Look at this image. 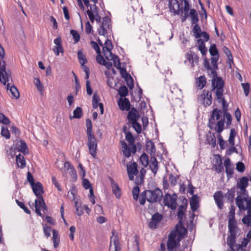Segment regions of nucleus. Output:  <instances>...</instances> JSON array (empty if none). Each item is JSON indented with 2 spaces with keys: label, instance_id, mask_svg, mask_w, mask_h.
<instances>
[{
  "label": "nucleus",
  "instance_id": "f8f14e48",
  "mask_svg": "<svg viewBox=\"0 0 251 251\" xmlns=\"http://www.w3.org/2000/svg\"><path fill=\"white\" fill-rule=\"evenodd\" d=\"M140 115L138 114L137 109L133 107L127 114V119L128 122L127 123H130L134 121H138Z\"/></svg>",
  "mask_w": 251,
  "mask_h": 251
},
{
  "label": "nucleus",
  "instance_id": "864d4df0",
  "mask_svg": "<svg viewBox=\"0 0 251 251\" xmlns=\"http://www.w3.org/2000/svg\"><path fill=\"white\" fill-rule=\"evenodd\" d=\"M16 203L17 204V205L20 207L22 209H23V210L24 211V212L25 213H26V214H30V211L29 210V209L25 206V204L24 203V202H21V201H20L19 200H16Z\"/></svg>",
  "mask_w": 251,
  "mask_h": 251
},
{
  "label": "nucleus",
  "instance_id": "a19ab883",
  "mask_svg": "<svg viewBox=\"0 0 251 251\" xmlns=\"http://www.w3.org/2000/svg\"><path fill=\"white\" fill-rule=\"evenodd\" d=\"M16 160L17 164L20 163V166H19L21 168H24L25 166V161L24 157L21 154H19L16 156Z\"/></svg>",
  "mask_w": 251,
  "mask_h": 251
},
{
  "label": "nucleus",
  "instance_id": "f704fd0d",
  "mask_svg": "<svg viewBox=\"0 0 251 251\" xmlns=\"http://www.w3.org/2000/svg\"><path fill=\"white\" fill-rule=\"evenodd\" d=\"M146 150L151 155L155 152V148L154 143L151 140H149L146 145Z\"/></svg>",
  "mask_w": 251,
  "mask_h": 251
},
{
  "label": "nucleus",
  "instance_id": "0eeeda50",
  "mask_svg": "<svg viewBox=\"0 0 251 251\" xmlns=\"http://www.w3.org/2000/svg\"><path fill=\"white\" fill-rule=\"evenodd\" d=\"M111 19L107 16H105L103 18L101 24H100V27L98 29V32L100 35H103L105 37L107 36V29H111Z\"/></svg>",
  "mask_w": 251,
  "mask_h": 251
},
{
  "label": "nucleus",
  "instance_id": "603ef678",
  "mask_svg": "<svg viewBox=\"0 0 251 251\" xmlns=\"http://www.w3.org/2000/svg\"><path fill=\"white\" fill-rule=\"evenodd\" d=\"M100 100V97L97 94L96 92H95L93 95L92 99V105L94 108H97L99 105V102Z\"/></svg>",
  "mask_w": 251,
  "mask_h": 251
},
{
  "label": "nucleus",
  "instance_id": "49530a36",
  "mask_svg": "<svg viewBox=\"0 0 251 251\" xmlns=\"http://www.w3.org/2000/svg\"><path fill=\"white\" fill-rule=\"evenodd\" d=\"M128 92L127 87L126 86L123 85L120 87L118 90V94L121 98H124L127 95Z\"/></svg>",
  "mask_w": 251,
  "mask_h": 251
},
{
  "label": "nucleus",
  "instance_id": "37998d69",
  "mask_svg": "<svg viewBox=\"0 0 251 251\" xmlns=\"http://www.w3.org/2000/svg\"><path fill=\"white\" fill-rule=\"evenodd\" d=\"M193 32L194 35L196 38H199L201 36V28L200 26L198 24L195 25L194 26L193 28Z\"/></svg>",
  "mask_w": 251,
  "mask_h": 251
},
{
  "label": "nucleus",
  "instance_id": "58836bf2",
  "mask_svg": "<svg viewBox=\"0 0 251 251\" xmlns=\"http://www.w3.org/2000/svg\"><path fill=\"white\" fill-rule=\"evenodd\" d=\"M128 126L131 125L135 131L139 134L142 131L141 125L138 122V121L131 122L130 123H127Z\"/></svg>",
  "mask_w": 251,
  "mask_h": 251
},
{
  "label": "nucleus",
  "instance_id": "e2e57ef3",
  "mask_svg": "<svg viewBox=\"0 0 251 251\" xmlns=\"http://www.w3.org/2000/svg\"><path fill=\"white\" fill-rule=\"evenodd\" d=\"M9 119L6 117L3 113H0V123L7 125L10 123Z\"/></svg>",
  "mask_w": 251,
  "mask_h": 251
},
{
  "label": "nucleus",
  "instance_id": "bf43d9fd",
  "mask_svg": "<svg viewBox=\"0 0 251 251\" xmlns=\"http://www.w3.org/2000/svg\"><path fill=\"white\" fill-rule=\"evenodd\" d=\"M235 207L234 205H231L230 208V210L228 213V220H230L231 221L235 220Z\"/></svg>",
  "mask_w": 251,
  "mask_h": 251
},
{
  "label": "nucleus",
  "instance_id": "7c9ffc66",
  "mask_svg": "<svg viewBox=\"0 0 251 251\" xmlns=\"http://www.w3.org/2000/svg\"><path fill=\"white\" fill-rule=\"evenodd\" d=\"M236 243H227L229 247L227 251H244V249L241 248V245L239 244L235 245Z\"/></svg>",
  "mask_w": 251,
  "mask_h": 251
},
{
  "label": "nucleus",
  "instance_id": "680f3d73",
  "mask_svg": "<svg viewBox=\"0 0 251 251\" xmlns=\"http://www.w3.org/2000/svg\"><path fill=\"white\" fill-rule=\"evenodd\" d=\"M217 138L218 139V141H219V146H220V149L221 150H224L225 149L226 145L225 143V141L224 140L222 136H221V134H219L218 136H217Z\"/></svg>",
  "mask_w": 251,
  "mask_h": 251
},
{
  "label": "nucleus",
  "instance_id": "20e7f679",
  "mask_svg": "<svg viewBox=\"0 0 251 251\" xmlns=\"http://www.w3.org/2000/svg\"><path fill=\"white\" fill-rule=\"evenodd\" d=\"M228 227L230 235L227 238V243H236V234L239 231L235 220H228Z\"/></svg>",
  "mask_w": 251,
  "mask_h": 251
},
{
  "label": "nucleus",
  "instance_id": "a878e982",
  "mask_svg": "<svg viewBox=\"0 0 251 251\" xmlns=\"http://www.w3.org/2000/svg\"><path fill=\"white\" fill-rule=\"evenodd\" d=\"M191 5L189 2V1L188 0H184V8H183V10H184V15L182 16V19H181V22L183 23V22H184L187 19V18L189 17V13H188V12H189V10L190 9V7Z\"/></svg>",
  "mask_w": 251,
  "mask_h": 251
},
{
  "label": "nucleus",
  "instance_id": "c85d7f7f",
  "mask_svg": "<svg viewBox=\"0 0 251 251\" xmlns=\"http://www.w3.org/2000/svg\"><path fill=\"white\" fill-rule=\"evenodd\" d=\"M235 192H236V190L233 187L230 189H228L227 193L225 194V197L227 199L229 202H233Z\"/></svg>",
  "mask_w": 251,
  "mask_h": 251
},
{
  "label": "nucleus",
  "instance_id": "c03bdc74",
  "mask_svg": "<svg viewBox=\"0 0 251 251\" xmlns=\"http://www.w3.org/2000/svg\"><path fill=\"white\" fill-rule=\"evenodd\" d=\"M140 161L141 163L145 167L148 166L149 161V158L147 154L145 153H143L140 157Z\"/></svg>",
  "mask_w": 251,
  "mask_h": 251
},
{
  "label": "nucleus",
  "instance_id": "09e8293b",
  "mask_svg": "<svg viewBox=\"0 0 251 251\" xmlns=\"http://www.w3.org/2000/svg\"><path fill=\"white\" fill-rule=\"evenodd\" d=\"M121 146L123 149V151L124 154L126 156V157H129L130 156V153L129 151H128V146L127 144L123 141H121Z\"/></svg>",
  "mask_w": 251,
  "mask_h": 251
},
{
  "label": "nucleus",
  "instance_id": "a18cd8bd",
  "mask_svg": "<svg viewBox=\"0 0 251 251\" xmlns=\"http://www.w3.org/2000/svg\"><path fill=\"white\" fill-rule=\"evenodd\" d=\"M179 199L181 200L182 204L179 206L178 210L186 211L188 205L187 200L183 197H179Z\"/></svg>",
  "mask_w": 251,
  "mask_h": 251
},
{
  "label": "nucleus",
  "instance_id": "72a5a7b5",
  "mask_svg": "<svg viewBox=\"0 0 251 251\" xmlns=\"http://www.w3.org/2000/svg\"><path fill=\"white\" fill-rule=\"evenodd\" d=\"M206 83V79L204 75H201L197 79V85L200 89H202Z\"/></svg>",
  "mask_w": 251,
  "mask_h": 251
},
{
  "label": "nucleus",
  "instance_id": "7ed1b4c3",
  "mask_svg": "<svg viewBox=\"0 0 251 251\" xmlns=\"http://www.w3.org/2000/svg\"><path fill=\"white\" fill-rule=\"evenodd\" d=\"M236 204L240 210H247V214L242 218V221L244 224L248 225L251 217V201H248L245 205L241 200L238 201Z\"/></svg>",
  "mask_w": 251,
  "mask_h": 251
},
{
  "label": "nucleus",
  "instance_id": "a211bd4d",
  "mask_svg": "<svg viewBox=\"0 0 251 251\" xmlns=\"http://www.w3.org/2000/svg\"><path fill=\"white\" fill-rule=\"evenodd\" d=\"M224 165L226 168V173L227 177L229 178L232 176L233 174V167L231 163L230 160L229 158H226L224 161Z\"/></svg>",
  "mask_w": 251,
  "mask_h": 251
},
{
  "label": "nucleus",
  "instance_id": "c756f323",
  "mask_svg": "<svg viewBox=\"0 0 251 251\" xmlns=\"http://www.w3.org/2000/svg\"><path fill=\"white\" fill-rule=\"evenodd\" d=\"M222 114V110L219 109L217 108H214L212 112L210 118L214 120H218L220 119Z\"/></svg>",
  "mask_w": 251,
  "mask_h": 251
},
{
  "label": "nucleus",
  "instance_id": "1a4fd4ad",
  "mask_svg": "<svg viewBox=\"0 0 251 251\" xmlns=\"http://www.w3.org/2000/svg\"><path fill=\"white\" fill-rule=\"evenodd\" d=\"M180 4L177 0H169V7L175 14L178 15L181 13L183 15L182 7H180Z\"/></svg>",
  "mask_w": 251,
  "mask_h": 251
},
{
  "label": "nucleus",
  "instance_id": "f257e3e1",
  "mask_svg": "<svg viewBox=\"0 0 251 251\" xmlns=\"http://www.w3.org/2000/svg\"><path fill=\"white\" fill-rule=\"evenodd\" d=\"M249 178L247 176H243L238 179L237 183L233 188L236 190L237 196L235 198L236 204L237 201H241L247 202L248 201H251V197H249L247 188L249 185Z\"/></svg>",
  "mask_w": 251,
  "mask_h": 251
},
{
  "label": "nucleus",
  "instance_id": "774afa93",
  "mask_svg": "<svg viewBox=\"0 0 251 251\" xmlns=\"http://www.w3.org/2000/svg\"><path fill=\"white\" fill-rule=\"evenodd\" d=\"M241 85L244 89V94L246 96H248L250 93V84L249 83H242Z\"/></svg>",
  "mask_w": 251,
  "mask_h": 251
},
{
  "label": "nucleus",
  "instance_id": "052dcab7",
  "mask_svg": "<svg viewBox=\"0 0 251 251\" xmlns=\"http://www.w3.org/2000/svg\"><path fill=\"white\" fill-rule=\"evenodd\" d=\"M118 69L120 70L121 76L125 79V80L127 79V78L131 76L128 73H127L126 69L121 67L119 69Z\"/></svg>",
  "mask_w": 251,
  "mask_h": 251
},
{
  "label": "nucleus",
  "instance_id": "f3484780",
  "mask_svg": "<svg viewBox=\"0 0 251 251\" xmlns=\"http://www.w3.org/2000/svg\"><path fill=\"white\" fill-rule=\"evenodd\" d=\"M64 166L65 168H67L68 171H69V173L72 177V181L73 182L77 180V176L75 168L68 161L65 163Z\"/></svg>",
  "mask_w": 251,
  "mask_h": 251
},
{
  "label": "nucleus",
  "instance_id": "0e129e2a",
  "mask_svg": "<svg viewBox=\"0 0 251 251\" xmlns=\"http://www.w3.org/2000/svg\"><path fill=\"white\" fill-rule=\"evenodd\" d=\"M1 135L6 139H9L10 137V132L7 127H2Z\"/></svg>",
  "mask_w": 251,
  "mask_h": 251
},
{
  "label": "nucleus",
  "instance_id": "4d7b16f0",
  "mask_svg": "<svg viewBox=\"0 0 251 251\" xmlns=\"http://www.w3.org/2000/svg\"><path fill=\"white\" fill-rule=\"evenodd\" d=\"M38 204L40 206V207L42 208L44 211L48 210V206L46 204V203L44 200L43 196H41L40 199L38 200Z\"/></svg>",
  "mask_w": 251,
  "mask_h": 251
},
{
  "label": "nucleus",
  "instance_id": "aec40b11",
  "mask_svg": "<svg viewBox=\"0 0 251 251\" xmlns=\"http://www.w3.org/2000/svg\"><path fill=\"white\" fill-rule=\"evenodd\" d=\"M113 47L111 41L107 38L104 42V46L102 48V50L104 56L109 54H111V50L113 49Z\"/></svg>",
  "mask_w": 251,
  "mask_h": 251
},
{
  "label": "nucleus",
  "instance_id": "412c9836",
  "mask_svg": "<svg viewBox=\"0 0 251 251\" xmlns=\"http://www.w3.org/2000/svg\"><path fill=\"white\" fill-rule=\"evenodd\" d=\"M105 57L109 61L112 60L113 65L116 67L117 69H119L121 67L120 59L117 55L112 53L111 54L107 55L105 56Z\"/></svg>",
  "mask_w": 251,
  "mask_h": 251
},
{
  "label": "nucleus",
  "instance_id": "8fccbe9b",
  "mask_svg": "<svg viewBox=\"0 0 251 251\" xmlns=\"http://www.w3.org/2000/svg\"><path fill=\"white\" fill-rule=\"evenodd\" d=\"M236 136V131L234 128H232L230 131V134L229 137V142L231 146H233L235 144V137Z\"/></svg>",
  "mask_w": 251,
  "mask_h": 251
},
{
  "label": "nucleus",
  "instance_id": "69168bd1",
  "mask_svg": "<svg viewBox=\"0 0 251 251\" xmlns=\"http://www.w3.org/2000/svg\"><path fill=\"white\" fill-rule=\"evenodd\" d=\"M140 192L139 187L138 186H135L132 190V195L133 198L135 201H137Z\"/></svg>",
  "mask_w": 251,
  "mask_h": 251
},
{
  "label": "nucleus",
  "instance_id": "6e6552de",
  "mask_svg": "<svg viewBox=\"0 0 251 251\" xmlns=\"http://www.w3.org/2000/svg\"><path fill=\"white\" fill-rule=\"evenodd\" d=\"M224 81L221 77L212 78L211 80L212 91H224Z\"/></svg>",
  "mask_w": 251,
  "mask_h": 251
},
{
  "label": "nucleus",
  "instance_id": "6ab92c4d",
  "mask_svg": "<svg viewBox=\"0 0 251 251\" xmlns=\"http://www.w3.org/2000/svg\"><path fill=\"white\" fill-rule=\"evenodd\" d=\"M201 98L203 99V104L205 106L210 105L212 103V94L207 90H204L202 94L201 95Z\"/></svg>",
  "mask_w": 251,
  "mask_h": 251
},
{
  "label": "nucleus",
  "instance_id": "ea45409f",
  "mask_svg": "<svg viewBox=\"0 0 251 251\" xmlns=\"http://www.w3.org/2000/svg\"><path fill=\"white\" fill-rule=\"evenodd\" d=\"M113 182L114 181L112 180V184H113L112 187L113 193L117 198L119 199L121 196L120 188L117 183H114Z\"/></svg>",
  "mask_w": 251,
  "mask_h": 251
},
{
  "label": "nucleus",
  "instance_id": "423d86ee",
  "mask_svg": "<svg viewBox=\"0 0 251 251\" xmlns=\"http://www.w3.org/2000/svg\"><path fill=\"white\" fill-rule=\"evenodd\" d=\"M177 195L174 193L172 195L166 193L163 198V203L165 206L170 208L171 210H175L177 206Z\"/></svg>",
  "mask_w": 251,
  "mask_h": 251
},
{
  "label": "nucleus",
  "instance_id": "b1692460",
  "mask_svg": "<svg viewBox=\"0 0 251 251\" xmlns=\"http://www.w3.org/2000/svg\"><path fill=\"white\" fill-rule=\"evenodd\" d=\"M206 141L207 143L212 145V147L214 148L216 145V140L214 133L209 131L206 135Z\"/></svg>",
  "mask_w": 251,
  "mask_h": 251
},
{
  "label": "nucleus",
  "instance_id": "9d476101",
  "mask_svg": "<svg viewBox=\"0 0 251 251\" xmlns=\"http://www.w3.org/2000/svg\"><path fill=\"white\" fill-rule=\"evenodd\" d=\"M3 64L0 67V81L5 85L7 81H9L10 76V72L5 70V62L3 61Z\"/></svg>",
  "mask_w": 251,
  "mask_h": 251
},
{
  "label": "nucleus",
  "instance_id": "79ce46f5",
  "mask_svg": "<svg viewBox=\"0 0 251 251\" xmlns=\"http://www.w3.org/2000/svg\"><path fill=\"white\" fill-rule=\"evenodd\" d=\"M225 122V119L224 118L219 120L217 123L215 130L218 133H220L223 130Z\"/></svg>",
  "mask_w": 251,
  "mask_h": 251
},
{
  "label": "nucleus",
  "instance_id": "4468645a",
  "mask_svg": "<svg viewBox=\"0 0 251 251\" xmlns=\"http://www.w3.org/2000/svg\"><path fill=\"white\" fill-rule=\"evenodd\" d=\"M175 230L176 231L178 242L185 236L187 229L184 226L183 223L181 225L179 224V222L176 224L175 227Z\"/></svg>",
  "mask_w": 251,
  "mask_h": 251
},
{
  "label": "nucleus",
  "instance_id": "e433bc0d",
  "mask_svg": "<svg viewBox=\"0 0 251 251\" xmlns=\"http://www.w3.org/2000/svg\"><path fill=\"white\" fill-rule=\"evenodd\" d=\"M74 116L72 117V116H70V118L72 119V118H76V119H80L82 117L83 115L82 110L81 108L80 107H77L73 112Z\"/></svg>",
  "mask_w": 251,
  "mask_h": 251
},
{
  "label": "nucleus",
  "instance_id": "ddd939ff",
  "mask_svg": "<svg viewBox=\"0 0 251 251\" xmlns=\"http://www.w3.org/2000/svg\"><path fill=\"white\" fill-rule=\"evenodd\" d=\"M109 251H121L120 243L117 235L111 237Z\"/></svg>",
  "mask_w": 251,
  "mask_h": 251
},
{
  "label": "nucleus",
  "instance_id": "de8ad7c7",
  "mask_svg": "<svg viewBox=\"0 0 251 251\" xmlns=\"http://www.w3.org/2000/svg\"><path fill=\"white\" fill-rule=\"evenodd\" d=\"M176 240H173L168 239L167 246V249L169 251H173L176 247Z\"/></svg>",
  "mask_w": 251,
  "mask_h": 251
},
{
  "label": "nucleus",
  "instance_id": "338daca9",
  "mask_svg": "<svg viewBox=\"0 0 251 251\" xmlns=\"http://www.w3.org/2000/svg\"><path fill=\"white\" fill-rule=\"evenodd\" d=\"M126 139L128 142L129 144H131L135 142V138L130 131H128V132L126 134Z\"/></svg>",
  "mask_w": 251,
  "mask_h": 251
},
{
  "label": "nucleus",
  "instance_id": "dca6fc26",
  "mask_svg": "<svg viewBox=\"0 0 251 251\" xmlns=\"http://www.w3.org/2000/svg\"><path fill=\"white\" fill-rule=\"evenodd\" d=\"M215 202L220 209L223 208V195L221 191H218L215 193L213 196Z\"/></svg>",
  "mask_w": 251,
  "mask_h": 251
},
{
  "label": "nucleus",
  "instance_id": "3c124183",
  "mask_svg": "<svg viewBox=\"0 0 251 251\" xmlns=\"http://www.w3.org/2000/svg\"><path fill=\"white\" fill-rule=\"evenodd\" d=\"M209 50L210 55L212 56L213 57L219 56L218 50L215 44H213L211 45Z\"/></svg>",
  "mask_w": 251,
  "mask_h": 251
},
{
  "label": "nucleus",
  "instance_id": "bb28decb",
  "mask_svg": "<svg viewBox=\"0 0 251 251\" xmlns=\"http://www.w3.org/2000/svg\"><path fill=\"white\" fill-rule=\"evenodd\" d=\"M189 16L191 19L192 24H198L199 21V16L197 11L195 9H190Z\"/></svg>",
  "mask_w": 251,
  "mask_h": 251
},
{
  "label": "nucleus",
  "instance_id": "393cba45",
  "mask_svg": "<svg viewBox=\"0 0 251 251\" xmlns=\"http://www.w3.org/2000/svg\"><path fill=\"white\" fill-rule=\"evenodd\" d=\"M150 168L152 173L155 175L158 171V161L155 156H151L150 158Z\"/></svg>",
  "mask_w": 251,
  "mask_h": 251
},
{
  "label": "nucleus",
  "instance_id": "2eb2a0df",
  "mask_svg": "<svg viewBox=\"0 0 251 251\" xmlns=\"http://www.w3.org/2000/svg\"><path fill=\"white\" fill-rule=\"evenodd\" d=\"M32 190L34 194L38 197V199H40L41 194L44 193L43 186L42 183L39 181L35 183L33 185H31Z\"/></svg>",
  "mask_w": 251,
  "mask_h": 251
},
{
  "label": "nucleus",
  "instance_id": "5fc2aeb1",
  "mask_svg": "<svg viewBox=\"0 0 251 251\" xmlns=\"http://www.w3.org/2000/svg\"><path fill=\"white\" fill-rule=\"evenodd\" d=\"M10 91L11 92L13 97L17 99L20 97L19 92L17 89V88L14 86L12 85L10 88Z\"/></svg>",
  "mask_w": 251,
  "mask_h": 251
},
{
  "label": "nucleus",
  "instance_id": "c9c22d12",
  "mask_svg": "<svg viewBox=\"0 0 251 251\" xmlns=\"http://www.w3.org/2000/svg\"><path fill=\"white\" fill-rule=\"evenodd\" d=\"M187 58L191 63L192 66L193 67L194 66V64L197 65L199 61V58L198 55L194 52L189 55Z\"/></svg>",
  "mask_w": 251,
  "mask_h": 251
},
{
  "label": "nucleus",
  "instance_id": "4c0bfd02",
  "mask_svg": "<svg viewBox=\"0 0 251 251\" xmlns=\"http://www.w3.org/2000/svg\"><path fill=\"white\" fill-rule=\"evenodd\" d=\"M18 146L19 151L24 154L28 153L27 146L24 140H20Z\"/></svg>",
  "mask_w": 251,
  "mask_h": 251
},
{
  "label": "nucleus",
  "instance_id": "f03ea898",
  "mask_svg": "<svg viewBox=\"0 0 251 251\" xmlns=\"http://www.w3.org/2000/svg\"><path fill=\"white\" fill-rule=\"evenodd\" d=\"M86 126L88 138L87 145L88 146L89 152L93 157L96 158L97 155V142L93 133L92 124L89 119H86Z\"/></svg>",
  "mask_w": 251,
  "mask_h": 251
},
{
  "label": "nucleus",
  "instance_id": "6e6d98bb",
  "mask_svg": "<svg viewBox=\"0 0 251 251\" xmlns=\"http://www.w3.org/2000/svg\"><path fill=\"white\" fill-rule=\"evenodd\" d=\"M224 91H215L216 99L219 103L222 102L223 100H226L224 97Z\"/></svg>",
  "mask_w": 251,
  "mask_h": 251
},
{
  "label": "nucleus",
  "instance_id": "4be33fe9",
  "mask_svg": "<svg viewBox=\"0 0 251 251\" xmlns=\"http://www.w3.org/2000/svg\"><path fill=\"white\" fill-rule=\"evenodd\" d=\"M118 105L120 108L122 110H126L129 111L130 108V103L129 100L125 98L124 99H120L118 101Z\"/></svg>",
  "mask_w": 251,
  "mask_h": 251
},
{
  "label": "nucleus",
  "instance_id": "39448f33",
  "mask_svg": "<svg viewBox=\"0 0 251 251\" xmlns=\"http://www.w3.org/2000/svg\"><path fill=\"white\" fill-rule=\"evenodd\" d=\"M144 191L147 195V200L151 203L160 201L163 196L161 190L158 188L154 190H147Z\"/></svg>",
  "mask_w": 251,
  "mask_h": 251
},
{
  "label": "nucleus",
  "instance_id": "cd10ccee",
  "mask_svg": "<svg viewBox=\"0 0 251 251\" xmlns=\"http://www.w3.org/2000/svg\"><path fill=\"white\" fill-rule=\"evenodd\" d=\"M137 164L134 162L131 164L127 165V174L132 173L134 174V175L137 176L138 173L137 170Z\"/></svg>",
  "mask_w": 251,
  "mask_h": 251
},
{
  "label": "nucleus",
  "instance_id": "13d9d810",
  "mask_svg": "<svg viewBox=\"0 0 251 251\" xmlns=\"http://www.w3.org/2000/svg\"><path fill=\"white\" fill-rule=\"evenodd\" d=\"M70 34L72 35L75 43L78 42L79 41L80 35L76 30L71 29L70 30Z\"/></svg>",
  "mask_w": 251,
  "mask_h": 251
},
{
  "label": "nucleus",
  "instance_id": "2f4dec72",
  "mask_svg": "<svg viewBox=\"0 0 251 251\" xmlns=\"http://www.w3.org/2000/svg\"><path fill=\"white\" fill-rule=\"evenodd\" d=\"M53 233V246L54 248H56L58 247L59 242H60V238L58 235V233L57 231L55 229H53L52 230Z\"/></svg>",
  "mask_w": 251,
  "mask_h": 251
},
{
  "label": "nucleus",
  "instance_id": "9b49d317",
  "mask_svg": "<svg viewBox=\"0 0 251 251\" xmlns=\"http://www.w3.org/2000/svg\"><path fill=\"white\" fill-rule=\"evenodd\" d=\"M163 218L161 214L156 212L152 216L151 221L149 223V226L151 228L155 229L157 228V225L159 223Z\"/></svg>",
  "mask_w": 251,
  "mask_h": 251
},
{
  "label": "nucleus",
  "instance_id": "5701e85b",
  "mask_svg": "<svg viewBox=\"0 0 251 251\" xmlns=\"http://www.w3.org/2000/svg\"><path fill=\"white\" fill-rule=\"evenodd\" d=\"M191 208L193 212H195L199 207V197L197 195H193L190 201Z\"/></svg>",
  "mask_w": 251,
  "mask_h": 251
},
{
  "label": "nucleus",
  "instance_id": "473e14b6",
  "mask_svg": "<svg viewBox=\"0 0 251 251\" xmlns=\"http://www.w3.org/2000/svg\"><path fill=\"white\" fill-rule=\"evenodd\" d=\"M223 52L226 55L227 57L228 58V63L229 64V68H231V63H233V57L231 54V51L229 50L228 48L226 46H224L223 48Z\"/></svg>",
  "mask_w": 251,
  "mask_h": 251
}]
</instances>
